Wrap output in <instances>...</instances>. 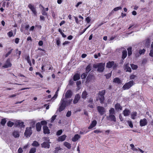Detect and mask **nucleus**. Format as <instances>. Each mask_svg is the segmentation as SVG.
I'll list each match as a JSON object with an SVG mask.
<instances>
[{
  "instance_id": "obj_1",
  "label": "nucleus",
  "mask_w": 153,
  "mask_h": 153,
  "mask_svg": "<svg viewBox=\"0 0 153 153\" xmlns=\"http://www.w3.org/2000/svg\"><path fill=\"white\" fill-rule=\"evenodd\" d=\"M71 100L68 101L65 98H62L59 104L60 106L58 109L59 112H61L64 110L67 106L71 104Z\"/></svg>"
},
{
  "instance_id": "obj_2",
  "label": "nucleus",
  "mask_w": 153,
  "mask_h": 153,
  "mask_svg": "<svg viewBox=\"0 0 153 153\" xmlns=\"http://www.w3.org/2000/svg\"><path fill=\"white\" fill-rule=\"evenodd\" d=\"M105 93V90H102L101 91H99L98 94V98L96 99L97 101L99 100L101 104H103L105 100L104 95Z\"/></svg>"
},
{
  "instance_id": "obj_3",
  "label": "nucleus",
  "mask_w": 153,
  "mask_h": 153,
  "mask_svg": "<svg viewBox=\"0 0 153 153\" xmlns=\"http://www.w3.org/2000/svg\"><path fill=\"white\" fill-rule=\"evenodd\" d=\"M134 85V82L131 80L125 83L123 87V89L124 90H128L130 88Z\"/></svg>"
},
{
  "instance_id": "obj_4",
  "label": "nucleus",
  "mask_w": 153,
  "mask_h": 153,
  "mask_svg": "<svg viewBox=\"0 0 153 153\" xmlns=\"http://www.w3.org/2000/svg\"><path fill=\"white\" fill-rule=\"evenodd\" d=\"M32 133L31 127H27L26 128L25 131L24 133L25 136L26 137H30Z\"/></svg>"
},
{
  "instance_id": "obj_5",
  "label": "nucleus",
  "mask_w": 153,
  "mask_h": 153,
  "mask_svg": "<svg viewBox=\"0 0 153 153\" xmlns=\"http://www.w3.org/2000/svg\"><path fill=\"white\" fill-rule=\"evenodd\" d=\"M105 63L101 62L98 63V66L97 71L98 72H102L105 69Z\"/></svg>"
},
{
  "instance_id": "obj_6",
  "label": "nucleus",
  "mask_w": 153,
  "mask_h": 153,
  "mask_svg": "<svg viewBox=\"0 0 153 153\" xmlns=\"http://www.w3.org/2000/svg\"><path fill=\"white\" fill-rule=\"evenodd\" d=\"M97 109L101 115H103L105 112L104 108L102 106H98L97 107Z\"/></svg>"
},
{
  "instance_id": "obj_7",
  "label": "nucleus",
  "mask_w": 153,
  "mask_h": 153,
  "mask_svg": "<svg viewBox=\"0 0 153 153\" xmlns=\"http://www.w3.org/2000/svg\"><path fill=\"white\" fill-rule=\"evenodd\" d=\"M28 7L32 12L34 15L35 16H36L37 12L36 11V8L34 7V6L31 4H30L28 5Z\"/></svg>"
},
{
  "instance_id": "obj_8",
  "label": "nucleus",
  "mask_w": 153,
  "mask_h": 153,
  "mask_svg": "<svg viewBox=\"0 0 153 153\" xmlns=\"http://www.w3.org/2000/svg\"><path fill=\"white\" fill-rule=\"evenodd\" d=\"M12 65L10 62V59H8L6 62L5 64L3 66V67L4 68H8L11 66Z\"/></svg>"
},
{
  "instance_id": "obj_9",
  "label": "nucleus",
  "mask_w": 153,
  "mask_h": 153,
  "mask_svg": "<svg viewBox=\"0 0 153 153\" xmlns=\"http://www.w3.org/2000/svg\"><path fill=\"white\" fill-rule=\"evenodd\" d=\"M107 119L111 121H113L115 122L116 121V119L114 114L109 115L107 117Z\"/></svg>"
},
{
  "instance_id": "obj_10",
  "label": "nucleus",
  "mask_w": 153,
  "mask_h": 153,
  "mask_svg": "<svg viewBox=\"0 0 153 153\" xmlns=\"http://www.w3.org/2000/svg\"><path fill=\"white\" fill-rule=\"evenodd\" d=\"M80 96L79 94H76L75 96L74 99L73 101L74 104H76L80 100Z\"/></svg>"
},
{
  "instance_id": "obj_11",
  "label": "nucleus",
  "mask_w": 153,
  "mask_h": 153,
  "mask_svg": "<svg viewBox=\"0 0 153 153\" xmlns=\"http://www.w3.org/2000/svg\"><path fill=\"white\" fill-rule=\"evenodd\" d=\"M147 121L146 118H144L140 120V126H143L146 125L147 124Z\"/></svg>"
},
{
  "instance_id": "obj_12",
  "label": "nucleus",
  "mask_w": 153,
  "mask_h": 153,
  "mask_svg": "<svg viewBox=\"0 0 153 153\" xmlns=\"http://www.w3.org/2000/svg\"><path fill=\"white\" fill-rule=\"evenodd\" d=\"M50 142H44L41 144V147L42 148H48L49 149L50 147Z\"/></svg>"
},
{
  "instance_id": "obj_13",
  "label": "nucleus",
  "mask_w": 153,
  "mask_h": 153,
  "mask_svg": "<svg viewBox=\"0 0 153 153\" xmlns=\"http://www.w3.org/2000/svg\"><path fill=\"white\" fill-rule=\"evenodd\" d=\"M43 133L44 134H49L50 133V131L48 127L47 126H44L43 127Z\"/></svg>"
},
{
  "instance_id": "obj_14",
  "label": "nucleus",
  "mask_w": 153,
  "mask_h": 153,
  "mask_svg": "<svg viewBox=\"0 0 153 153\" xmlns=\"http://www.w3.org/2000/svg\"><path fill=\"white\" fill-rule=\"evenodd\" d=\"M114 108L115 110L117 111L121 110L122 109V107L119 103H117L114 106Z\"/></svg>"
},
{
  "instance_id": "obj_15",
  "label": "nucleus",
  "mask_w": 153,
  "mask_h": 153,
  "mask_svg": "<svg viewBox=\"0 0 153 153\" xmlns=\"http://www.w3.org/2000/svg\"><path fill=\"white\" fill-rule=\"evenodd\" d=\"M150 39H147L143 41V42L145 47H148L150 45Z\"/></svg>"
},
{
  "instance_id": "obj_16",
  "label": "nucleus",
  "mask_w": 153,
  "mask_h": 153,
  "mask_svg": "<svg viewBox=\"0 0 153 153\" xmlns=\"http://www.w3.org/2000/svg\"><path fill=\"white\" fill-rule=\"evenodd\" d=\"M72 95V92L71 90H68L66 93L65 97L66 98H68L71 97Z\"/></svg>"
},
{
  "instance_id": "obj_17",
  "label": "nucleus",
  "mask_w": 153,
  "mask_h": 153,
  "mask_svg": "<svg viewBox=\"0 0 153 153\" xmlns=\"http://www.w3.org/2000/svg\"><path fill=\"white\" fill-rule=\"evenodd\" d=\"M114 65V62L113 61H109L106 64V67L108 68H111Z\"/></svg>"
},
{
  "instance_id": "obj_18",
  "label": "nucleus",
  "mask_w": 153,
  "mask_h": 153,
  "mask_svg": "<svg viewBox=\"0 0 153 153\" xmlns=\"http://www.w3.org/2000/svg\"><path fill=\"white\" fill-rule=\"evenodd\" d=\"M97 124V122L96 120H94L92 122L90 125L88 127V129H90L92 128H93L95 127L96 126Z\"/></svg>"
},
{
  "instance_id": "obj_19",
  "label": "nucleus",
  "mask_w": 153,
  "mask_h": 153,
  "mask_svg": "<svg viewBox=\"0 0 153 153\" xmlns=\"http://www.w3.org/2000/svg\"><path fill=\"white\" fill-rule=\"evenodd\" d=\"M16 126H19L21 128H24L25 125H24V123L23 122L18 121L16 123Z\"/></svg>"
},
{
  "instance_id": "obj_20",
  "label": "nucleus",
  "mask_w": 153,
  "mask_h": 153,
  "mask_svg": "<svg viewBox=\"0 0 153 153\" xmlns=\"http://www.w3.org/2000/svg\"><path fill=\"white\" fill-rule=\"evenodd\" d=\"M80 138V136L78 134H76L74 135V137L72 138V141L73 142L77 141L79 138Z\"/></svg>"
},
{
  "instance_id": "obj_21",
  "label": "nucleus",
  "mask_w": 153,
  "mask_h": 153,
  "mask_svg": "<svg viewBox=\"0 0 153 153\" xmlns=\"http://www.w3.org/2000/svg\"><path fill=\"white\" fill-rule=\"evenodd\" d=\"M36 130L37 131H41L42 127V125L40 123H36Z\"/></svg>"
},
{
  "instance_id": "obj_22",
  "label": "nucleus",
  "mask_w": 153,
  "mask_h": 153,
  "mask_svg": "<svg viewBox=\"0 0 153 153\" xmlns=\"http://www.w3.org/2000/svg\"><path fill=\"white\" fill-rule=\"evenodd\" d=\"M122 58L123 59L122 62H123V60H124L126 57L127 56V52L126 50H123L122 51Z\"/></svg>"
},
{
  "instance_id": "obj_23",
  "label": "nucleus",
  "mask_w": 153,
  "mask_h": 153,
  "mask_svg": "<svg viewBox=\"0 0 153 153\" xmlns=\"http://www.w3.org/2000/svg\"><path fill=\"white\" fill-rule=\"evenodd\" d=\"M66 137V136L65 135H64L59 137L58 138V140L59 141H63L65 139Z\"/></svg>"
},
{
  "instance_id": "obj_24",
  "label": "nucleus",
  "mask_w": 153,
  "mask_h": 153,
  "mask_svg": "<svg viewBox=\"0 0 153 153\" xmlns=\"http://www.w3.org/2000/svg\"><path fill=\"white\" fill-rule=\"evenodd\" d=\"M88 94L86 91H83L82 94V98L83 99H85L87 97Z\"/></svg>"
},
{
  "instance_id": "obj_25",
  "label": "nucleus",
  "mask_w": 153,
  "mask_h": 153,
  "mask_svg": "<svg viewBox=\"0 0 153 153\" xmlns=\"http://www.w3.org/2000/svg\"><path fill=\"white\" fill-rule=\"evenodd\" d=\"M91 70V64H89L85 68V71L86 73H88Z\"/></svg>"
},
{
  "instance_id": "obj_26",
  "label": "nucleus",
  "mask_w": 153,
  "mask_h": 153,
  "mask_svg": "<svg viewBox=\"0 0 153 153\" xmlns=\"http://www.w3.org/2000/svg\"><path fill=\"white\" fill-rule=\"evenodd\" d=\"M129 63H127L125 65V68L126 69V71H128L129 72H131V68L129 66Z\"/></svg>"
},
{
  "instance_id": "obj_27",
  "label": "nucleus",
  "mask_w": 153,
  "mask_h": 153,
  "mask_svg": "<svg viewBox=\"0 0 153 153\" xmlns=\"http://www.w3.org/2000/svg\"><path fill=\"white\" fill-rule=\"evenodd\" d=\"M80 78V75L78 74H75L74 76L73 79L74 81H76L78 80Z\"/></svg>"
},
{
  "instance_id": "obj_28",
  "label": "nucleus",
  "mask_w": 153,
  "mask_h": 153,
  "mask_svg": "<svg viewBox=\"0 0 153 153\" xmlns=\"http://www.w3.org/2000/svg\"><path fill=\"white\" fill-rule=\"evenodd\" d=\"M113 82L119 84L121 83V80L119 78L116 77L114 79Z\"/></svg>"
},
{
  "instance_id": "obj_29",
  "label": "nucleus",
  "mask_w": 153,
  "mask_h": 153,
  "mask_svg": "<svg viewBox=\"0 0 153 153\" xmlns=\"http://www.w3.org/2000/svg\"><path fill=\"white\" fill-rule=\"evenodd\" d=\"M13 136L15 138H17L19 137V134L18 131H14L13 133Z\"/></svg>"
},
{
  "instance_id": "obj_30",
  "label": "nucleus",
  "mask_w": 153,
  "mask_h": 153,
  "mask_svg": "<svg viewBox=\"0 0 153 153\" xmlns=\"http://www.w3.org/2000/svg\"><path fill=\"white\" fill-rule=\"evenodd\" d=\"M130 113V112L129 110L126 109H125V110L123 111V114L124 116H128L129 115V114Z\"/></svg>"
},
{
  "instance_id": "obj_31",
  "label": "nucleus",
  "mask_w": 153,
  "mask_h": 153,
  "mask_svg": "<svg viewBox=\"0 0 153 153\" xmlns=\"http://www.w3.org/2000/svg\"><path fill=\"white\" fill-rule=\"evenodd\" d=\"M127 49L128 51V55L129 56L132 54V47H130L128 48Z\"/></svg>"
},
{
  "instance_id": "obj_32",
  "label": "nucleus",
  "mask_w": 153,
  "mask_h": 153,
  "mask_svg": "<svg viewBox=\"0 0 153 153\" xmlns=\"http://www.w3.org/2000/svg\"><path fill=\"white\" fill-rule=\"evenodd\" d=\"M115 114V110L113 108H111L109 110V115H111V114Z\"/></svg>"
},
{
  "instance_id": "obj_33",
  "label": "nucleus",
  "mask_w": 153,
  "mask_h": 153,
  "mask_svg": "<svg viewBox=\"0 0 153 153\" xmlns=\"http://www.w3.org/2000/svg\"><path fill=\"white\" fill-rule=\"evenodd\" d=\"M7 120L6 118H3L1 120V124L3 126H4L6 123Z\"/></svg>"
},
{
  "instance_id": "obj_34",
  "label": "nucleus",
  "mask_w": 153,
  "mask_h": 153,
  "mask_svg": "<svg viewBox=\"0 0 153 153\" xmlns=\"http://www.w3.org/2000/svg\"><path fill=\"white\" fill-rule=\"evenodd\" d=\"M65 146L67 147L68 149H70L71 147V144L68 142H65L64 144Z\"/></svg>"
},
{
  "instance_id": "obj_35",
  "label": "nucleus",
  "mask_w": 153,
  "mask_h": 153,
  "mask_svg": "<svg viewBox=\"0 0 153 153\" xmlns=\"http://www.w3.org/2000/svg\"><path fill=\"white\" fill-rule=\"evenodd\" d=\"M7 124L8 127H12L14 125V123L13 122L9 121L8 122Z\"/></svg>"
},
{
  "instance_id": "obj_36",
  "label": "nucleus",
  "mask_w": 153,
  "mask_h": 153,
  "mask_svg": "<svg viewBox=\"0 0 153 153\" xmlns=\"http://www.w3.org/2000/svg\"><path fill=\"white\" fill-rule=\"evenodd\" d=\"M39 144L36 141H34L33 143L32 144V145L35 146H38Z\"/></svg>"
},
{
  "instance_id": "obj_37",
  "label": "nucleus",
  "mask_w": 153,
  "mask_h": 153,
  "mask_svg": "<svg viewBox=\"0 0 153 153\" xmlns=\"http://www.w3.org/2000/svg\"><path fill=\"white\" fill-rule=\"evenodd\" d=\"M131 66L133 70H136L138 68L137 65H135L133 64H131Z\"/></svg>"
},
{
  "instance_id": "obj_38",
  "label": "nucleus",
  "mask_w": 153,
  "mask_h": 153,
  "mask_svg": "<svg viewBox=\"0 0 153 153\" xmlns=\"http://www.w3.org/2000/svg\"><path fill=\"white\" fill-rule=\"evenodd\" d=\"M88 73H84L82 74L81 75V77L82 79H85L87 76Z\"/></svg>"
},
{
  "instance_id": "obj_39",
  "label": "nucleus",
  "mask_w": 153,
  "mask_h": 153,
  "mask_svg": "<svg viewBox=\"0 0 153 153\" xmlns=\"http://www.w3.org/2000/svg\"><path fill=\"white\" fill-rule=\"evenodd\" d=\"M137 115V113L136 111L134 112L133 113L131 114V118L133 119H134L135 118V117Z\"/></svg>"
},
{
  "instance_id": "obj_40",
  "label": "nucleus",
  "mask_w": 153,
  "mask_h": 153,
  "mask_svg": "<svg viewBox=\"0 0 153 153\" xmlns=\"http://www.w3.org/2000/svg\"><path fill=\"white\" fill-rule=\"evenodd\" d=\"M146 51V50L143 49L142 50H140L139 51V53L140 55L144 54Z\"/></svg>"
},
{
  "instance_id": "obj_41",
  "label": "nucleus",
  "mask_w": 153,
  "mask_h": 153,
  "mask_svg": "<svg viewBox=\"0 0 153 153\" xmlns=\"http://www.w3.org/2000/svg\"><path fill=\"white\" fill-rule=\"evenodd\" d=\"M36 149L35 148H33L30 149L29 153H34L36 152Z\"/></svg>"
},
{
  "instance_id": "obj_42",
  "label": "nucleus",
  "mask_w": 153,
  "mask_h": 153,
  "mask_svg": "<svg viewBox=\"0 0 153 153\" xmlns=\"http://www.w3.org/2000/svg\"><path fill=\"white\" fill-rule=\"evenodd\" d=\"M61 149L60 147H56L55 148V150L53 151L54 153H58V151Z\"/></svg>"
},
{
  "instance_id": "obj_43",
  "label": "nucleus",
  "mask_w": 153,
  "mask_h": 153,
  "mask_svg": "<svg viewBox=\"0 0 153 153\" xmlns=\"http://www.w3.org/2000/svg\"><path fill=\"white\" fill-rule=\"evenodd\" d=\"M42 8H43V10L42 12V15L44 16H47V13L45 10L44 7H43L42 6Z\"/></svg>"
},
{
  "instance_id": "obj_44",
  "label": "nucleus",
  "mask_w": 153,
  "mask_h": 153,
  "mask_svg": "<svg viewBox=\"0 0 153 153\" xmlns=\"http://www.w3.org/2000/svg\"><path fill=\"white\" fill-rule=\"evenodd\" d=\"M90 25H88L87 27H86V28L84 29V30H83L82 31L79 32V35H81L82 34H83L85 32V31L86 30L90 27Z\"/></svg>"
},
{
  "instance_id": "obj_45",
  "label": "nucleus",
  "mask_w": 153,
  "mask_h": 153,
  "mask_svg": "<svg viewBox=\"0 0 153 153\" xmlns=\"http://www.w3.org/2000/svg\"><path fill=\"white\" fill-rule=\"evenodd\" d=\"M7 35L9 37H11L13 35V32L12 30L9 32L7 33Z\"/></svg>"
},
{
  "instance_id": "obj_46",
  "label": "nucleus",
  "mask_w": 153,
  "mask_h": 153,
  "mask_svg": "<svg viewBox=\"0 0 153 153\" xmlns=\"http://www.w3.org/2000/svg\"><path fill=\"white\" fill-rule=\"evenodd\" d=\"M107 79H109L111 76V72L104 75Z\"/></svg>"
},
{
  "instance_id": "obj_47",
  "label": "nucleus",
  "mask_w": 153,
  "mask_h": 153,
  "mask_svg": "<svg viewBox=\"0 0 153 153\" xmlns=\"http://www.w3.org/2000/svg\"><path fill=\"white\" fill-rule=\"evenodd\" d=\"M74 17L75 19V22H76V23H77V24L80 23V22L81 21V20H79L78 18L77 17L74 16Z\"/></svg>"
},
{
  "instance_id": "obj_48",
  "label": "nucleus",
  "mask_w": 153,
  "mask_h": 153,
  "mask_svg": "<svg viewBox=\"0 0 153 153\" xmlns=\"http://www.w3.org/2000/svg\"><path fill=\"white\" fill-rule=\"evenodd\" d=\"M85 20L87 23H89L90 22L91 20L90 17L88 16L85 18Z\"/></svg>"
},
{
  "instance_id": "obj_49",
  "label": "nucleus",
  "mask_w": 153,
  "mask_h": 153,
  "mask_svg": "<svg viewBox=\"0 0 153 153\" xmlns=\"http://www.w3.org/2000/svg\"><path fill=\"white\" fill-rule=\"evenodd\" d=\"M56 116H57L56 115H54L51 118V123H53L54 121V120L56 118Z\"/></svg>"
},
{
  "instance_id": "obj_50",
  "label": "nucleus",
  "mask_w": 153,
  "mask_h": 153,
  "mask_svg": "<svg viewBox=\"0 0 153 153\" xmlns=\"http://www.w3.org/2000/svg\"><path fill=\"white\" fill-rule=\"evenodd\" d=\"M13 49H11L9 51H8L5 55V57H8L9 55L12 52Z\"/></svg>"
},
{
  "instance_id": "obj_51",
  "label": "nucleus",
  "mask_w": 153,
  "mask_h": 153,
  "mask_svg": "<svg viewBox=\"0 0 153 153\" xmlns=\"http://www.w3.org/2000/svg\"><path fill=\"white\" fill-rule=\"evenodd\" d=\"M41 125H44V126H46V125L47 124V122L45 120H43L40 123Z\"/></svg>"
},
{
  "instance_id": "obj_52",
  "label": "nucleus",
  "mask_w": 153,
  "mask_h": 153,
  "mask_svg": "<svg viewBox=\"0 0 153 153\" xmlns=\"http://www.w3.org/2000/svg\"><path fill=\"white\" fill-rule=\"evenodd\" d=\"M62 132V130L61 129L58 130L56 132V134L57 135L59 136L61 135Z\"/></svg>"
},
{
  "instance_id": "obj_53",
  "label": "nucleus",
  "mask_w": 153,
  "mask_h": 153,
  "mask_svg": "<svg viewBox=\"0 0 153 153\" xmlns=\"http://www.w3.org/2000/svg\"><path fill=\"white\" fill-rule=\"evenodd\" d=\"M122 9V7H121L119 6L116 7L114 8L113 9L114 11H116L119 10H121Z\"/></svg>"
},
{
  "instance_id": "obj_54",
  "label": "nucleus",
  "mask_w": 153,
  "mask_h": 153,
  "mask_svg": "<svg viewBox=\"0 0 153 153\" xmlns=\"http://www.w3.org/2000/svg\"><path fill=\"white\" fill-rule=\"evenodd\" d=\"M71 111H68L67 113V114H66V116L68 117H70L71 115Z\"/></svg>"
},
{
  "instance_id": "obj_55",
  "label": "nucleus",
  "mask_w": 153,
  "mask_h": 153,
  "mask_svg": "<svg viewBox=\"0 0 153 153\" xmlns=\"http://www.w3.org/2000/svg\"><path fill=\"white\" fill-rule=\"evenodd\" d=\"M128 124L129 126L131 128H132L133 127V124L132 123V122L130 121H128Z\"/></svg>"
},
{
  "instance_id": "obj_56",
  "label": "nucleus",
  "mask_w": 153,
  "mask_h": 153,
  "mask_svg": "<svg viewBox=\"0 0 153 153\" xmlns=\"http://www.w3.org/2000/svg\"><path fill=\"white\" fill-rule=\"evenodd\" d=\"M44 139L45 141H46V142H49L50 140L49 139V138L48 137H44Z\"/></svg>"
},
{
  "instance_id": "obj_57",
  "label": "nucleus",
  "mask_w": 153,
  "mask_h": 153,
  "mask_svg": "<svg viewBox=\"0 0 153 153\" xmlns=\"http://www.w3.org/2000/svg\"><path fill=\"white\" fill-rule=\"evenodd\" d=\"M136 77V76L134 75H131L130 76V79H134Z\"/></svg>"
},
{
  "instance_id": "obj_58",
  "label": "nucleus",
  "mask_w": 153,
  "mask_h": 153,
  "mask_svg": "<svg viewBox=\"0 0 153 153\" xmlns=\"http://www.w3.org/2000/svg\"><path fill=\"white\" fill-rule=\"evenodd\" d=\"M94 132L95 133H98L102 132V131L99 130H96L94 131Z\"/></svg>"
},
{
  "instance_id": "obj_59",
  "label": "nucleus",
  "mask_w": 153,
  "mask_h": 153,
  "mask_svg": "<svg viewBox=\"0 0 153 153\" xmlns=\"http://www.w3.org/2000/svg\"><path fill=\"white\" fill-rule=\"evenodd\" d=\"M150 56L153 57V50H151L149 53Z\"/></svg>"
},
{
  "instance_id": "obj_60",
  "label": "nucleus",
  "mask_w": 153,
  "mask_h": 153,
  "mask_svg": "<svg viewBox=\"0 0 153 153\" xmlns=\"http://www.w3.org/2000/svg\"><path fill=\"white\" fill-rule=\"evenodd\" d=\"M88 132V131H80L79 132V134H86V133H87Z\"/></svg>"
},
{
  "instance_id": "obj_61",
  "label": "nucleus",
  "mask_w": 153,
  "mask_h": 153,
  "mask_svg": "<svg viewBox=\"0 0 153 153\" xmlns=\"http://www.w3.org/2000/svg\"><path fill=\"white\" fill-rule=\"evenodd\" d=\"M23 151L21 148H19L18 150V153H22Z\"/></svg>"
},
{
  "instance_id": "obj_62",
  "label": "nucleus",
  "mask_w": 153,
  "mask_h": 153,
  "mask_svg": "<svg viewBox=\"0 0 153 153\" xmlns=\"http://www.w3.org/2000/svg\"><path fill=\"white\" fill-rule=\"evenodd\" d=\"M19 38H16L15 39V43L16 44H18L19 42Z\"/></svg>"
},
{
  "instance_id": "obj_63",
  "label": "nucleus",
  "mask_w": 153,
  "mask_h": 153,
  "mask_svg": "<svg viewBox=\"0 0 153 153\" xmlns=\"http://www.w3.org/2000/svg\"><path fill=\"white\" fill-rule=\"evenodd\" d=\"M60 40L59 39L58 40H57L56 41V45L58 46H59L60 45Z\"/></svg>"
},
{
  "instance_id": "obj_64",
  "label": "nucleus",
  "mask_w": 153,
  "mask_h": 153,
  "mask_svg": "<svg viewBox=\"0 0 153 153\" xmlns=\"http://www.w3.org/2000/svg\"><path fill=\"white\" fill-rule=\"evenodd\" d=\"M88 103H93V99L91 98H90L88 101Z\"/></svg>"
}]
</instances>
